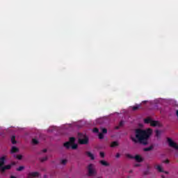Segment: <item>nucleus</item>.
Wrapping results in <instances>:
<instances>
[{"label": "nucleus", "instance_id": "obj_29", "mask_svg": "<svg viewBox=\"0 0 178 178\" xmlns=\"http://www.w3.org/2000/svg\"><path fill=\"white\" fill-rule=\"evenodd\" d=\"M99 154L101 158H105V153L104 152H100Z\"/></svg>", "mask_w": 178, "mask_h": 178}, {"label": "nucleus", "instance_id": "obj_15", "mask_svg": "<svg viewBox=\"0 0 178 178\" xmlns=\"http://www.w3.org/2000/svg\"><path fill=\"white\" fill-rule=\"evenodd\" d=\"M5 161H6V157L5 156H1V166L2 165H5Z\"/></svg>", "mask_w": 178, "mask_h": 178}, {"label": "nucleus", "instance_id": "obj_6", "mask_svg": "<svg viewBox=\"0 0 178 178\" xmlns=\"http://www.w3.org/2000/svg\"><path fill=\"white\" fill-rule=\"evenodd\" d=\"M12 169V165H6L5 164L1 165V173H5L6 170H10Z\"/></svg>", "mask_w": 178, "mask_h": 178}, {"label": "nucleus", "instance_id": "obj_36", "mask_svg": "<svg viewBox=\"0 0 178 178\" xmlns=\"http://www.w3.org/2000/svg\"><path fill=\"white\" fill-rule=\"evenodd\" d=\"M10 178H16L15 176H11Z\"/></svg>", "mask_w": 178, "mask_h": 178}, {"label": "nucleus", "instance_id": "obj_11", "mask_svg": "<svg viewBox=\"0 0 178 178\" xmlns=\"http://www.w3.org/2000/svg\"><path fill=\"white\" fill-rule=\"evenodd\" d=\"M110 147H111V148H115V147H119V143H118V141H113L111 143Z\"/></svg>", "mask_w": 178, "mask_h": 178}, {"label": "nucleus", "instance_id": "obj_17", "mask_svg": "<svg viewBox=\"0 0 178 178\" xmlns=\"http://www.w3.org/2000/svg\"><path fill=\"white\" fill-rule=\"evenodd\" d=\"M156 169H157L158 172H165V171H163V169L162 168V167L161 165H157L156 167Z\"/></svg>", "mask_w": 178, "mask_h": 178}, {"label": "nucleus", "instance_id": "obj_33", "mask_svg": "<svg viewBox=\"0 0 178 178\" xmlns=\"http://www.w3.org/2000/svg\"><path fill=\"white\" fill-rule=\"evenodd\" d=\"M165 163H169V160H165Z\"/></svg>", "mask_w": 178, "mask_h": 178}, {"label": "nucleus", "instance_id": "obj_24", "mask_svg": "<svg viewBox=\"0 0 178 178\" xmlns=\"http://www.w3.org/2000/svg\"><path fill=\"white\" fill-rule=\"evenodd\" d=\"M15 158L17 159H19V161L22 160V159L23 158V156L20 155V154H18V155H16L15 156Z\"/></svg>", "mask_w": 178, "mask_h": 178}, {"label": "nucleus", "instance_id": "obj_26", "mask_svg": "<svg viewBox=\"0 0 178 178\" xmlns=\"http://www.w3.org/2000/svg\"><path fill=\"white\" fill-rule=\"evenodd\" d=\"M99 138L100 140L104 139V134L99 133Z\"/></svg>", "mask_w": 178, "mask_h": 178}, {"label": "nucleus", "instance_id": "obj_13", "mask_svg": "<svg viewBox=\"0 0 178 178\" xmlns=\"http://www.w3.org/2000/svg\"><path fill=\"white\" fill-rule=\"evenodd\" d=\"M141 108V104H136V106H132V111H138Z\"/></svg>", "mask_w": 178, "mask_h": 178}, {"label": "nucleus", "instance_id": "obj_34", "mask_svg": "<svg viewBox=\"0 0 178 178\" xmlns=\"http://www.w3.org/2000/svg\"><path fill=\"white\" fill-rule=\"evenodd\" d=\"M47 149H44L43 150H42V152H47Z\"/></svg>", "mask_w": 178, "mask_h": 178}, {"label": "nucleus", "instance_id": "obj_19", "mask_svg": "<svg viewBox=\"0 0 178 178\" xmlns=\"http://www.w3.org/2000/svg\"><path fill=\"white\" fill-rule=\"evenodd\" d=\"M74 141H76V138H74V137L70 138L69 143H70L71 144H74Z\"/></svg>", "mask_w": 178, "mask_h": 178}, {"label": "nucleus", "instance_id": "obj_35", "mask_svg": "<svg viewBox=\"0 0 178 178\" xmlns=\"http://www.w3.org/2000/svg\"><path fill=\"white\" fill-rule=\"evenodd\" d=\"M165 175H168L169 172L168 171L165 172Z\"/></svg>", "mask_w": 178, "mask_h": 178}, {"label": "nucleus", "instance_id": "obj_18", "mask_svg": "<svg viewBox=\"0 0 178 178\" xmlns=\"http://www.w3.org/2000/svg\"><path fill=\"white\" fill-rule=\"evenodd\" d=\"M11 143H12V144H16V136H13L12 137H11Z\"/></svg>", "mask_w": 178, "mask_h": 178}, {"label": "nucleus", "instance_id": "obj_37", "mask_svg": "<svg viewBox=\"0 0 178 178\" xmlns=\"http://www.w3.org/2000/svg\"><path fill=\"white\" fill-rule=\"evenodd\" d=\"M161 177H162V178H165V176H163V175H161Z\"/></svg>", "mask_w": 178, "mask_h": 178}, {"label": "nucleus", "instance_id": "obj_23", "mask_svg": "<svg viewBox=\"0 0 178 178\" xmlns=\"http://www.w3.org/2000/svg\"><path fill=\"white\" fill-rule=\"evenodd\" d=\"M24 169V166H19L18 168H17V172H22Z\"/></svg>", "mask_w": 178, "mask_h": 178}, {"label": "nucleus", "instance_id": "obj_12", "mask_svg": "<svg viewBox=\"0 0 178 178\" xmlns=\"http://www.w3.org/2000/svg\"><path fill=\"white\" fill-rule=\"evenodd\" d=\"M99 163H101V165H102V166H109V163H108L105 160L100 161Z\"/></svg>", "mask_w": 178, "mask_h": 178}, {"label": "nucleus", "instance_id": "obj_31", "mask_svg": "<svg viewBox=\"0 0 178 178\" xmlns=\"http://www.w3.org/2000/svg\"><path fill=\"white\" fill-rule=\"evenodd\" d=\"M135 168H138V166H140V163H136L134 165Z\"/></svg>", "mask_w": 178, "mask_h": 178}, {"label": "nucleus", "instance_id": "obj_25", "mask_svg": "<svg viewBox=\"0 0 178 178\" xmlns=\"http://www.w3.org/2000/svg\"><path fill=\"white\" fill-rule=\"evenodd\" d=\"M45 161H48V157L47 156L43 157L40 159L41 162H45Z\"/></svg>", "mask_w": 178, "mask_h": 178}, {"label": "nucleus", "instance_id": "obj_7", "mask_svg": "<svg viewBox=\"0 0 178 178\" xmlns=\"http://www.w3.org/2000/svg\"><path fill=\"white\" fill-rule=\"evenodd\" d=\"M150 125L152 127H156V126H161V124H159V122L158 121H155V120H152V122H150Z\"/></svg>", "mask_w": 178, "mask_h": 178}, {"label": "nucleus", "instance_id": "obj_21", "mask_svg": "<svg viewBox=\"0 0 178 178\" xmlns=\"http://www.w3.org/2000/svg\"><path fill=\"white\" fill-rule=\"evenodd\" d=\"M32 143L35 145H37V144H38V140L37 139H35V138H33V139H32Z\"/></svg>", "mask_w": 178, "mask_h": 178}, {"label": "nucleus", "instance_id": "obj_32", "mask_svg": "<svg viewBox=\"0 0 178 178\" xmlns=\"http://www.w3.org/2000/svg\"><path fill=\"white\" fill-rule=\"evenodd\" d=\"M115 157H116V158H120V154L117 153Z\"/></svg>", "mask_w": 178, "mask_h": 178}, {"label": "nucleus", "instance_id": "obj_20", "mask_svg": "<svg viewBox=\"0 0 178 178\" xmlns=\"http://www.w3.org/2000/svg\"><path fill=\"white\" fill-rule=\"evenodd\" d=\"M66 163H67V160L66 159H63L61 160L60 163V165H66Z\"/></svg>", "mask_w": 178, "mask_h": 178}, {"label": "nucleus", "instance_id": "obj_30", "mask_svg": "<svg viewBox=\"0 0 178 178\" xmlns=\"http://www.w3.org/2000/svg\"><path fill=\"white\" fill-rule=\"evenodd\" d=\"M9 165H11V168L13 167V166H15V165H16V163L15 162H12L10 164H9Z\"/></svg>", "mask_w": 178, "mask_h": 178}, {"label": "nucleus", "instance_id": "obj_28", "mask_svg": "<svg viewBox=\"0 0 178 178\" xmlns=\"http://www.w3.org/2000/svg\"><path fill=\"white\" fill-rule=\"evenodd\" d=\"M159 136H161V132L159 130H156V136L159 137Z\"/></svg>", "mask_w": 178, "mask_h": 178}, {"label": "nucleus", "instance_id": "obj_10", "mask_svg": "<svg viewBox=\"0 0 178 178\" xmlns=\"http://www.w3.org/2000/svg\"><path fill=\"white\" fill-rule=\"evenodd\" d=\"M11 154H16V152H19V148L13 146L11 148V151H10Z\"/></svg>", "mask_w": 178, "mask_h": 178}, {"label": "nucleus", "instance_id": "obj_27", "mask_svg": "<svg viewBox=\"0 0 178 178\" xmlns=\"http://www.w3.org/2000/svg\"><path fill=\"white\" fill-rule=\"evenodd\" d=\"M92 131L93 133H99V129L98 128H94Z\"/></svg>", "mask_w": 178, "mask_h": 178}, {"label": "nucleus", "instance_id": "obj_2", "mask_svg": "<svg viewBox=\"0 0 178 178\" xmlns=\"http://www.w3.org/2000/svg\"><path fill=\"white\" fill-rule=\"evenodd\" d=\"M78 143L83 145L88 144V137L84 134L78 133Z\"/></svg>", "mask_w": 178, "mask_h": 178}, {"label": "nucleus", "instance_id": "obj_38", "mask_svg": "<svg viewBox=\"0 0 178 178\" xmlns=\"http://www.w3.org/2000/svg\"><path fill=\"white\" fill-rule=\"evenodd\" d=\"M145 102H145H145H145Z\"/></svg>", "mask_w": 178, "mask_h": 178}, {"label": "nucleus", "instance_id": "obj_5", "mask_svg": "<svg viewBox=\"0 0 178 178\" xmlns=\"http://www.w3.org/2000/svg\"><path fill=\"white\" fill-rule=\"evenodd\" d=\"M88 176H94L97 175V171L94 168V165L89 164L88 166Z\"/></svg>", "mask_w": 178, "mask_h": 178}, {"label": "nucleus", "instance_id": "obj_9", "mask_svg": "<svg viewBox=\"0 0 178 178\" xmlns=\"http://www.w3.org/2000/svg\"><path fill=\"white\" fill-rule=\"evenodd\" d=\"M86 155H88V156L90 158V159H92V161H94L95 159L94 154H92V153L90 152H86Z\"/></svg>", "mask_w": 178, "mask_h": 178}, {"label": "nucleus", "instance_id": "obj_14", "mask_svg": "<svg viewBox=\"0 0 178 178\" xmlns=\"http://www.w3.org/2000/svg\"><path fill=\"white\" fill-rule=\"evenodd\" d=\"M144 122L146 124H151V122H152V119L148 118H145L144 120Z\"/></svg>", "mask_w": 178, "mask_h": 178}, {"label": "nucleus", "instance_id": "obj_8", "mask_svg": "<svg viewBox=\"0 0 178 178\" xmlns=\"http://www.w3.org/2000/svg\"><path fill=\"white\" fill-rule=\"evenodd\" d=\"M154 149V145H150L149 147H145L143 149L145 152H148L149 151H152Z\"/></svg>", "mask_w": 178, "mask_h": 178}, {"label": "nucleus", "instance_id": "obj_16", "mask_svg": "<svg viewBox=\"0 0 178 178\" xmlns=\"http://www.w3.org/2000/svg\"><path fill=\"white\" fill-rule=\"evenodd\" d=\"M124 124V122L121 121L119 124V126L115 127L116 130H119V129H120V127H122V126Z\"/></svg>", "mask_w": 178, "mask_h": 178}, {"label": "nucleus", "instance_id": "obj_3", "mask_svg": "<svg viewBox=\"0 0 178 178\" xmlns=\"http://www.w3.org/2000/svg\"><path fill=\"white\" fill-rule=\"evenodd\" d=\"M127 158H129V159H135V161H136V162H143V161H144V159H143V157H141V156L137 154L135 156H131V154H126Z\"/></svg>", "mask_w": 178, "mask_h": 178}, {"label": "nucleus", "instance_id": "obj_1", "mask_svg": "<svg viewBox=\"0 0 178 178\" xmlns=\"http://www.w3.org/2000/svg\"><path fill=\"white\" fill-rule=\"evenodd\" d=\"M152 134V130H143L140 129H136L135 130V138L134 136H131V140L135 144L140 143L143 144V145H148V140H149V137Z\"/></svg>", "mask_w": 178, "mask_h": 178}, {"label": "nucleus", "instance_id": "obj_4", "mask_svg": "<svg viewBox=\"0 0 178 178\" xmlns=\"http://www.w3.org/2000/svg\"><path fill=\"white\" fill-rule=\"evenodd\" d=\"M64 147L67 149H70V147L72 148V149H77V144L76 143H71L70 142H66L63 144Z\"/></svg>", "mask_w": 178, "mask_h": 178}, {"label": "nucleus", "instance_id": "obj_22", "mask_svg": "<svg viewBox=\"0 0 178 178\" xmlns=\"http://www.w3.org/2000/svg\"><path fill=\"white\" fill-rule=\"evenodd\" d=\"M102 134H106V133H108V129H106V128H103L102 129Z\"/></svg>", "mask_w": 178, "mask_h": 178}]
</instances>
